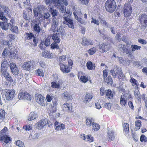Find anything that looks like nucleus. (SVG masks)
I'll return each mask as SVG.
<instances>
[{"instance_id":"1","label":"nucleus","mask_w":147,"mask_h":147,"mask_svg":"<svg viewBox=\"0 0 147 147\" xmlns=\"http://www.w3.org/2000/svg\"><path fill=\"white\" fill-rule=\"evenodd\" d=\"M105 7L107 11L112 13L116 8V3L114 0H107L105 3Z\"/></svg>"},{"instance_id":"2","label":"nucleus","mask_w":147,"mask_h":147,"mask_svg":"<svg viewBox=\"0 0 147 147\" xmlns=\"http://www.w3.org/2000/svg\"><path fill=\"white\" fill-rule=\"evenodd\" d=\"M7 131V127H5L0 132V140L4 141V142L6 144L9 142L11 141L10 138L7 136L6 133Z\"/></svg>"},{"instance_id":"3","label":"nucleus","mask_w":147,"mask_h":147,"mask_svg":"<svg viewBox=\"0 0 147 147\" xmlns=\"http://www.w3.org/2000/svg\"><path fill=\"white\" fill-rule=\"evenodd\" d=\"M6 99L10 100L13 99L15 96V92L14 90L5 89L3 92Z\"/></svg>"},{"instance_id":"4","label":"nucleus","mask_w":147,"mask_h":147,"mask_svg":"<svg viewBox=\"0 0 147 147\" xmlns=\"http://www.w3.org/2000/svg\"><path fill=\"white\" fill-rule=\"evenodd\" d=\"M35 99L36 101L42 106H46L47 103L46 99L41 94H36L35 95Z\"/></svg>"},{"instance_id":"5","label":"nucleus","mask_w":147,"mask_h":147,"mask_svg":"<svg viewBox=\"0 0 147 147\" xmlns=\"http://www.w3.org/2000/svg\"><path fill=\"white\" fill-rule=\"evenodd\" d=\"M123 13L125 17L130 16L132 12V9L130 4H125L123 8Z\"/></svg>"},{"instance_id":"6","label":"nucleus","mask_w":147,"mask_h":147,"mask_svg":"<svg viewBox=\"0 0 147 147\" xmlns=\"http://www.w3.org/2000/svg\"><path fill=\"white\" fill-rule=\"evenodd\" d=\"M9 66L11 72L12 74L15 76L18 75L19 70L16 64L12 62L10 63Z\"/></svg>"},{"instance_id":"7","label":"nucleus","mask_w":147,"mask_h":147,"mask_svg":"<svg viewBox=\"0 0 147 147\" xmlns=\"http://www.w3.org/2000/svg\"><path fill=\"white\" fill-rule=\"evenodd\" d=\"M34 63V62L33 61L25 62L22 66V68L26 70H32L33 69Z\"/></svg>"},{"instance_id":"8","label":"nucleus","mask_w":147,"mask_h":147,"mask_svg":"<svg viewBox=\"0 0 147 147\" xmlns=\"http://www.w3.org/2000/svg\"><path fill=\"white\" fill-rule=\"evenodd\" d=\"M65 20L63 21V23L68 25V26L72 29H74V23L73 20L69 18L66 16L63 17Z\"/></svg>"},{"instance_id":"9","label":"nucleus","mask_w":147,"mask_h":147,"mask_svg":"<svg viewBox=\"0 0 147 147\" xmlns=\"http://www.w3.org/2000/svg\"><path fill=\"white\" fill-rule=\"evenodd\" d=\"M18 98L20 100H30L31 97L30 95L27 92H24L20 93L18 96Z\"/></svg>"},{"instance_id":"10","label":"nucleus","mask_w":147,"mask_h":147,"mask_svg":"<svg viewBox=\"0 0 147 147\" xmlns=\"http://www.w3.org/2000/svg\"><path fill=\"white\" fill-rule=\"evenodd\" d=\"M93 96L90 94H87L84 98L83 102L88 106L91 107L92 104L89 103Z\"/></svg>"},{"instance_id":"11","label":"nucleus","mask_w":147,"mask_h":147,"mask_svg":"<svg viewBox=\"0 0 147 147\" xmlns=\"http://www.w3.org/2000/svg\"><path fill=\"white\" fill-rule=\"evenodd\" d=\"M59 65L60 70L63 73H68L70 71V67L66 65H64L61 63H59Z\"/></svg>"},{"instance_id":"12","label":"nucleus","mask_w":147,"mask_h":147,"mask_svg":"<svg viewBox=\"0 0 147 147\" xmlns=\"http://www.w3.org/2000/svg\"><path fill=\"white\" fill-rule=\"evenodd\" d=\"M47 121V120L45 119L44 120H40L35 125L34 127H36L38 129H40L46 125V121Z\"/></svg>"},{"instance_id":"13","label":"nucleus","mask_w":147,"mask_h":147,"mask_svg":"<svg viewBox=\"0 0 147 147\" xmlns=\"http://www.w3.org/2000/svg\"><path fill=\"white\" fill-rule=\"evenodd\" d=\"M0 26L3 30H6L11 26V24L9 23H7L5 21L0 22Z\"/></svg>"},{"instance_id":"14","label":"nucleus","mask_w":147,"mask_h":147,"mask_svg":"<svg viewBox=\"0 0 147 147\" xmlns=\"http://www.w3.org/2000/svg\"><path fill=\"white\" fill-rule=\"evenodd\" d=\"M57 98H52V102L53 105H51V109H52V112H55L56 109V107L57 105Z\"/></svg>"},{"instance_id":"15","label":"nucleus","mask_w":147,"mask_h":147,"mask_svg":"<svg viewBox=\"0 0 147 147\" xmlns=\"http://www.w3.org/2000/svg\"><path fill=\"white\" fill-rule=\"evenodd\" d=\"M139 20L141 24L147 25V15L142 14L139 17Z\"/></svg>"},{"instance_id":"16","label":"nucleus","mask_w":147,"mask_h":147,"mask_svg":"<svg viewBox=\"0 0 147 147\" xmlns=\"http://www.w3.org/2000/svg\"><path fill=\"white\" fill-rule=\"evenodd\" d=\"M109 46L106 45V43L100 44L98 45V48L102 50V52H105L108 50L109 49Z\"/></svg>"},{"instance_id":"17","label":"nucleus","mask_w":147,"mask_h":147,"mask_svg":"<svg viewBox=\"0 0 147 147\" xmlns=\"http://www.w3.org/2000/svg\"><path fill=\"white\" fill-rule=\"evenodd\" d=\"M114 132L113 131L108 130L107 137L109 141L113 140L114 139L115 136L114 135Z\"/></svg>"},{"instance_id":"18","label":"nucleus","mask_w":147,"mask_h":147,"mask_svg":"<svg viewBox=\"0 0 147 147\" xmlns=\"http://www.w3.org/2000/svg\"><path fill=\"white\" fill-rule=\"evenodd\" d=\"M87 69L89 70L94 69L95 68V64L91 61H88L86 64Z\"/></svg>"},{"instance_id":"19","label":"nucleus","mask_w":147,"mask_h":147,"mask_svg":"<svg viewBox=\"0 0 147 147\" xmlns=\"http://www.w3.org/2000/svg\"><path fill=\"white\" fill-rule=\"evenodd\" d=\"M49 11L53 18H56V16H57L58 13L57 10L55 9L52 7H51L50 8Z\"/></svg>"},{"instance_id":"20","label":"nucleus","mask_w":147,"mask_h":147,"mask_svg":"<svg viewBox=\"0 0 147 147\" xmlns=\"http://www.w3.org/2000/svg\"><path fill=\"white\" fill-rule=\"evenodd\" d=\"M119 48V51L120 53L123 52V53L124 55L125 52L127 48H126V46L124 44H120L118 45Z\"/></svg>"},{"instance_id":"21","label":"nucleus","mask_w":147,"mask_h":147,"mask_svg":"<svg viewBox=\"0 0 147 147\" xmlns=\"http://www.w3.org/2000/svg\"><path fill=\"white\" fill-rule=\"evenodd\" d=\"M127 98L126 95L124 94L122 95L120 98V103L122 105H125L127 103Z\"/></svg>"},{"instance_id":"22","label":"nucleus","mask_w":147,"mask_h":147,"mask_svg":"<svg viewBox=\"0 0 147 147\" xmlns=\"http://www.w3.org/2000/svg\"><path fill=\"white\" fill-rule=\"evenodd\" d=\"M82 44L84 46H87L91 45V42L89 39H87L86 37H83Z\"/></svg>"},{"instance_id":"23","label":"nucleus","mask_w":147,"mask_h":147,"mask_svg":"<svg viewBox=\"0 0 147 147\" xmlns=\"http://www.w3.org/2000/svg\"><path fill=\"white\" fill-rule=\"evenodd\" d=\"M64 28L65 26H64L61 25L58 29H57V31L59 32L61 35H64L65 34Z\"/></svg>"},{"instance_id":"24","label":"nucleus","mask_w":147,"mask_h":147,"mask_svg":"<svg viewBox=\"0 0 147 147\" xmlns=\"http://www.w3.org/2000/svg\"><path fill=\"white\" fill-rule=\"evenodd\" d=\"M10 57L12 59H15L16 58H18V57L17 51H11L10 54Z\"/></svg>"},{"instance_id":"25","label":"nucleus","mask_w":147,"mask_h":147,"mask_svg":"<svg viewBox=\"0 0 147 147\" xmlns=\"http://www.w3.org/2000/svg\"><path fill=\"white\" fill-rule=\"evenodd\" d=\"M2 8L4 10V13H6L8 17L10 18L11 17L10 13V10L9 8L7 7H6L5 5H3Z\"/></svg>"},{"instance_id":"26","label":"nucleus","mask_w":147,"mask_h":147,"mask_svg":"<svg viewBox=\"0 0 147 147\" xmlns=\"http://www.w3.org/2000/svg\"><path fill=\"white\" fill-rule=\"evenodd\" d=\"M33 29L35 31L38 33L40 32L41 30L38 23H36L34 24L33 26Z\"/></svg>"},{"instance_id":"27","label":"nucleus","mask_w":147,"mask_h":147,"mask_svg":"<svg viewBox=\"0 0 147 147\" xmlns=\"http://www.w3.org/2000/svg\"><path fill=\"white\" fill-rule=\"evenodd\" d=\"M29 118H28L29 121L32 120L37 117V115L34 112H32L29 114Z\"/></svg>"},{"instance_id":"28","label":"nucleus","mask_w":147,"mask_h":147,"mask_svg":"<svg viewBox=\"0 0 147 147\" xmlns=\"http://www.w3.org/2000/svg\"><path fill=\"white\" fill-rule=\"evenodd\" d=\"M92 125L93 127V130L96 131L98 130L100 128V125L96 123H92Z\"/></svg>"},{"instance_id":"29","label":"nucleus","mask_w":147,"mask_h":147,"mask_svg":"<svg viewBox=\"0 0 147 147\" xmlns=\"http://www.w3.org/2000/svg\"><path fill=\"white\" fill-rule=\"evenodd\" d=\"M62 94L63 98L64 100L67 101L70 100V96H69V93L67 92H65Z\"/></svg>"},{"instance_id":"30","label":"nucleus","mask_w":147,"mask_h":147,"mask_svg":"<svg viewBox=\"0 0 147 147\" xmlns=\"http://www.w3.org/2000/svg\"><path fill=\"white\" fill-rule=\"evenodd\" d=\"M100 22L102 25L105 27L107 28L109 27V24L106 22V20L103 18H100Z\"/></svg>"},{"instance_id":"31","label":"nucleus","mask_w":147,"mask_h":147,"mask_svg":"<svg viewBox=\"0 0 147 147\" xmlns=\"http://www.w3.org/2000/svg\"><path fill=\"white\" fill-rule=\"evenodd\" d=\"M135 123L136 127L135 128V129L136 130H138L141 126V121L139 120H137L136 121Z\"/></svg>"},{"instance_id":"32","label":"nucleus","mask_w":147,"mask_h":147,"mask_svg":"<svg viewBox=\"0 0 147 147\" xmlns=\"http://www.w3.org/2000/svg\"><path fill=\"white\" fill-rule=\"evenodd\" d=\"M64 107L66 108V110L68 112H70L72 109V107L70 104L66 103L63 105Z\"/></svg>"},{"instance_id":"33","label":"nucleus","mask_w":147,"mask_h":147,"mask_svg":"<svg viewBox=\"0 0 147 147\" xmlns=\"http://www.w3.org/2000/svg\"><path fill=\"white\" fill-rule=\"evenodd\" d=\"M106 96L109 98H113V95L112 92L110 90L108 89L107 91L106 92Z\"/></svg>"},{"instance_id":"34","label":"nucleus","mask_w":147,"mask_h":147,"mask_svg":"<svg viewBox=\"0 0 147 147\" xmlns=\"http://www.w3.org/2000/svg\"><path fill=\"white\" fill-rule=\"evenodd\" d=\"M105 82L107 84L112 85L113 84V80L111 76H109L108 78L106 79Z\"/></svg>"},{"instance_id":"35","label":"nucleus","mask_w":147,"mask_h":147,"mask_svg":"<svg viewBox=\"0 0 147 147\" xmlns=\"http://www.w3.org/2000/svg\"><path fill=\"white\" fill-rule=\"evenodd\" d=\"M119 59V61L120 63L123 65H125L127 63L126 59L125 58H123L122 57H117Z\"/></svg>"},{"instance_id":"36","label":"nucleus","mask_w":147,"mask_h":147,"mask_svg":"<svg viewBox=\"0 0 147 147\" xmlns=\"http://www.w3.org/2000/svg\"><path fill=\"white\" fill-rule=\"evenodd\" d=\"M10 28H11L10 30L12 32L16 33L18 32V28L17 26H13L11 25V26Z\"/></svg>"},{"instance_id":"37","label":"nucleus","mask_w":147,"mask_h":147,"mask_svg":"<svg viewBox=\"0 0 147 147\" xmlns=\"http://www.w3.org/2000/svg\"><path fill=\"white\" fill-rule=\"evenodd\" d=\"M57 82H51V86L53 88H59L60 87V85L59 83H57Z\"/></svg>"},{"instance_id":"38","label":"nucleus","mask_w":147,"mask_h":147,"mask_svg":"<svg viewBox=\"0 0 147 147\" xmlns=\"http://www.w3.org/2000/svg\"><path fill=\"white\" fill-rule=\"evenodd\" d=\"M84 137V140H86V139L88 140V141L90 142H92L93 141V138L91 136L88 135L86 137L85 136V135L84 134L83 136Z\"/></svg>"},{"instance_id":"39","label":"nucleus","mask_w":147,"mask_h":147,"mask_svg":"<svg viewBox=\"0 0 147 147\" xmlns=\"http://www.w3.org/2000/svg\"><path fill=\"white\" fill-rule=\"evenodd\" d=\"M15 144L20 147H23L24 146L25 147L24 143L20 140L15 142Z\"/></svg>"},{"instance_id":"40","label":"nucleus","mask_w":147,"mask_h":147,"mask_svg":"<svg viewBox=\"0 0 147 147\" xmlns=\"http://www.w3.org/2000/svg\"><path fill=\"white\" fill-rule=\"evenodd\" d=\"M0 19L4 21H7L8 20L7 18H6L3 13L1 11H0Z\"/></svg>"},{"instance_id":"41","label":"nucleus","mask_w":147,"mask_h":147,"mask_svg":"<svg viewBox=\"0 0 147 147\" xmlns=\"http://www.w3.org/2000/svg\"><path fill=\"white\" fill-rule=\"evenodd\" d=\"M5 112L3 109L0 110V119L2 120L5 118Z\"/></svg>"},{"instance_id":"42","label":"nucleus","mask_w":147,"mask_h":147,"mask_svg":"<svg viewBox=\"0 0 147 147\" xmlns=\"http://www.w3.org/2000/svg\"><path fill=\"white\" fill-rule=\"evenodd\" d=\"M59 20L57 18H53L52 19V24L58 26Z\"/></svg>"},{"instance_id":"43","label":"nucleus","mask_w":147,"mask_h":147,"mask_svg":"<svg viewBox=\"0 0 147 147\" xmlns=\"http://www.w3.org/2000/svg\"><path fill=\"white\" fill-rule=\"evenodd\" d=\"M86 125L88 126H90L92 123V118H88L86 120Z\"/></svg>"},{"instance_id":"44","label":"nucleus","mask_w":147,"mask_h":147,"mask_svg":"<svg viewBox=\"0 0 147 147\" xmlns=\"http://www.w3.org/2000/svg\"><path fill=\"white\" fill-rule=\"evenodd\" d=\"M131 48L132 49V51H135L136 50L140 49L141 47L136 45H132L131 46Z\"/></svg>"},{"instance_id":"45","label":"nucleus","mask_w":147,"mask_h":147,"mask_svg":"<svg viewBox=\"0 0 147 147\" xmlns=\"http://www.w3.org/2000/svg\"><path fill=\"white\" fill-rule=\"evenodd\" d=\"M51 48L52 49H59V47L58 45L56 43H52L51 45Z\"/></svg>"},{"instance_id":"46","label":"nucleus","mask_w":147,"mask_h":147,"mask_svg":"<svg viewBox=\"0 0 147 147\" xmlns=\"http://www.w3.org/2000/svg\"><path fill=\"white\" fill-rule=\"evenodd\" d=\"M8 66V63L7 61V60L5 59L3 62V63L1 64V67H7Z\"/></svg>"},{"instance_id":"47","label":"nucleus","mask_w":147,"mask_h":147,"mask_svg":"<svg viewBox=\"0 0 147 147\" xmlns=\"http://www.w3.org/2000/svg\"><path fill=\"white\" fill-rule=\"evenodd\" d=\"M135 97L138 99V100H140L141 98L140 94V92L138 90H135Z\"/></svg>"},{"instance_id":"48","label":"nucleus","mask_w":147,"mask_h":147,"mask_svg":"<svg viewBox=\"0 0 147 147\" xmlns=\"http://www.w3.org/2000/svg\"><path fill=\"white\" fill-rule=\"evenodd\" d=\"M140 140L141 142H146L147 141V138L144 135H142L140 136Z\"/></svg>"},{"instance_id":"49","label":"nucleus","mask_w":147,"mask_h":147,"mask_svg":"<svg viewBox=\"0 0 147 147\" xmlns=\"http://www.w3.org/2000/svg\"><path fill=\"white\" fill-rule=\"evenodd\" d=\"M111 103H107L104 104V107L109 110L111 109Z\"/></svg>"},{"instance_id":"50","label":"nucleus","mask_w":147,"mask_h":147,"mask_svg":"<svg viewBox=\"0 0 147 147\" xmlns=\"http://www.w3.org/2000/svg\"><path fill=\"white\" fill-rule=\"evenodd\" d=\"M120 33H117L115 37V38L117 42H119L121 40V36Z\"/></svg>"},{"instance_id":"51","label":"nucleus","mask_w":147,"mask_h":147,"mask_svg":"<svg viewBox=\"0 0 147 147\" xmlns=\"http://www.w3.org/2000/svg\"><path fill=\"white\" fill-rule=\"evenodd\" d=\"M55 127V129L56 130H61V129L59 125V122L57 121H56L54 123Z\"/></svg>"},{"instance_id":"52","label":"nucleus","mask_w":147,"mask_h":147,"mask_svg":"<svg viewBox=\"0 0 147 147\" xmlns=\"http://www.w3.org/2000/svg\"><path fill=\"white\" fill-rule=\"evenodd\" d=\"M80 80L82 82L84 83H85L88 80L87 78L85 76H81L80 77Z\"/></svg>"},{"instance_id":"53","label":"nucleus","mask_w":147,"mask_h":147,"mask_svg":"<svg viewBox=\"0 0 147 147\" xmlns=\"http://www.w3.org/2000/svg\"><path fill=\"white\" fill-rule=\"evenodd\" d=\"M57 26V25L52 24L51 29L52 31L55 32L57 31V29H58Z\"/></svg>"},{"instance_id":"54","label":"nucleus","mask_w":147,"mask_h":147,"mask_svg":"<svg viewBox=\"0 0 147 147\" xmlns=\"http://www.w3.org/2000/svg\"><path fill=\"white\" fill-rule=\"evenodd\" d=\"M33 12L34 13V16L35 17H37L38 16L39 14L40 13L37 9L36 8H35L33 9Z\"/></svg>"},{"instance_id":"55","label":"nucleus","mask_w":147,"mask_h":147,"mask_svg":"<svg viewBox=\"0 0 147 147\" xmlns=\"http://www.w3.org/2000/svg\"><path fill=\"white\" fill-rule=\"evenodd\" d=\"M27 36V38H29V39H31L34 37V35L32 33H26Z\"/></svg>"},{"instance_id":"56","label":"nucleus","mask_w":147,"mask_h":147,"mask_svg":"<svg viewBox=\"0 0 147 147\" xmlns=\"http://www.w3.org/2000/svg\"><path fill=\"white\" fill-rule=\"evenodd\" d=\"M66 55L65 56L63 55L59 57V63H61V61H64L66 59Z\"/></svg>"},{"instance_id":"57","label":"nucleus","mask_w":147,"mask_h":147,"mask_svg":"<svg viewBox=\"0 0 147 147\" xmlns=\"http://www.w3.org/2000/svg\"><path fill=\"white\" fill-rule=\"evenodd\" d=\"M7 49L6 48H5L3 50V51L2 53V56L4 58H5V57H6L7 55Z\"/></svg>"},{"instance_id":"58","label":"nucleus","mask_w":147,"mask_h":147,"mask_svg":"<svg viewBox=\"0 0 147 147\" xmlns=\"http://www.w3.org/2000/svg\"><path fill=\"white\" fill-rule=\"evenodd\" d=\"M23 128L26 130L29 131L32 129V127L30 125H25L23 126Z\"/></svg>"},{"instance_id":"59","label":"nucleus","mask_w":147,"mask_h":147,"mask_svg":"<svg viewBox=\"0 0 147 147\" xmlns=\"http://www.w3.org/2000/svg\"><path fill=\"white\" fill-rule=\"evenodd\" d=\"M71 12H70L69 11L67 10L66 12V13L64 15V17L66 16L67 17V18H69L71 16Z\"/></svg>"},{"instance_id":"60","label":"nucleus","mask_w":147,"mask_h":147,"mask_svg":"<svg viewBox=\"0 0 147 147\" xmlns=\"http://www.w3.org/2000/svg\"><path fill=\"white\" fill-rule=\"evenodd\" d=\"M53 3L55 4H57L58 6H60L61 2L60 0H53Z\"/></svg>"},{"instance_id":"61","label":"nucleus","mask_w":147,"mask_h":147,"mask_svg":"<svg viewBox=\"0 0 147 147\" xmlns=\"http://www.w3.org/2000/svg\"><path fill=\"white\" fill-rule=\"evenodd\" d=\"M138 41L139 42L142 44L145 45L147 43V42L146 40L141 38L139 39Z\"/></svg>"},{"instance_id":"62","label":"nucleus","mask_w":147,"mask_h":147,"mask_svg":"<svg viewBox=\"0 0 147 147\" xmlns=\"http://www.w3.org/2000/svg\"><path fill=\"white\" fill-rule=\"evenodd\" d=\"M60 9L61 11L63 13H65L66 11V7L64 6H61Z\"/></svg>"},{"instance_id":"63","label":"nucleus","mask_w":147,"mask_h":147,"mask_svg":"<svg viewBox=\"0 0 147 147\" xmlns=\"http://www.w3.org/2000/svg\"><path fill=\"white\" fill-rule=\"evenodd\" d=\"M37 73L38 75L40 76H44V74L43 71L41 70H38L37 71Z\"/></svg>"},{"instance_id":"64","label":"nucleus","mask_w":147,"mask_h":147,"mask_svg":"<svg viewBox=\"0 0 147 147\" xmlns=\"http://www.w3.org/2000/svg\"><path fill=\"white\" fill-rule=\"evenodd\" d=\"M50 44V41L49 39H46L44 43L46 47H47L48 46H49Z\"/></svg>"}]
</instances>
